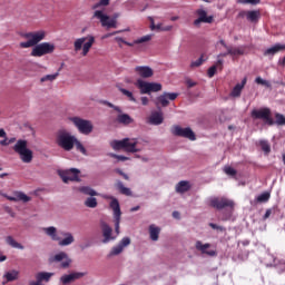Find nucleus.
<instances>
[{"label": "nucleus", "instance_id": "nucleus-59", "mask_svg": "<svg viewBox=\"0 0 285 285\" xmlns=\"http://www.w3.org/2000/svg\"><path fill=\"white\" fill-rule=\"evenodd\" d=\"M140 100H141V105H142V106H148V104H149V101H150V100L148 99V97H141Z\"/></svg>", "mask_w": 285, "mask_h": 285}, {"label": "nucleus", "instance_id": "nucleus-12", "mask_svg": "<svg viewBox=\"0 0 285 285\" xmlns=\"http://www.w3.org/2000/svg\"><path fill=\"white\" fill-rule=\"evenodd\" d=\"M196 17L197 19L194 21V26L196 28H199L202 23H213V21H215V17L208 16V12L204 9V7L196 10Z\"/></svg>", "mask_w": 285, "mask_h": 285}, {"label": "nucleus", "instance_id": "nucleus-22", "mask_svg": "<svg viewBox=\"0 0 285 285\" xmlns=\"http://www.w3.org/2000/svg\"><path fill=\"white\" fill-rule=\"evenodd\" d=\"M238 17H242V18L246 17L247 21L255 23V21L259 20V17H262V14L257 10H252V11H240L238 13Z\"/></svg>", "mask_w": 285, "mask_h": 285}, {"label": "nucleus", "instance_id": "nucleus-50", "mask_svg": "<svg viewBox=\"0 0 285 285\" xmlns=\"http://www.w3.org/2000/svg\"><path fill=\"white\" fill-rule=\"evenodd\" d=\"M110 0H100L98 3H96L92 8L94 10H97L100 6H109Z\"/></svg>", "mask_w": 285, "mask_h": 285}, {"label": "nucleus", "instance_id": "nucleus-21", "mask_svg": "<svg viewBox=\"0 0 285 285\" xmlns=\"http://www.w3.org/2000/svg\"><path fill=\"white\" fill-rule=\"evenodd\" d=\"M52 262H62L61 268H68L72 263V259H70L68 257V254H66L65 252H60L59 254H56L53 256Z\"/></svg>", "mask_w": 285, "mask_h": 285}, {"label": "nucleus", "instance_id": "nucleus-9", "mask_svg": "<svg viewBox=\"0 0 285 285\" xmlns=\"http://www.w3.org/2000/svg\"><path fill=\"white\" fill-rule=\"evenodd\" d=\"M209 206L216 208V210H224V208H229L230 215L235 210V203L228 198H212L209 200Z\"/></svg>", "mask_w": 285, "mask_h": 285}, {"label": "nucleus", "instance_id": "nucleus-37", "mask_svg": "<svg viewBox=\"0 0 285 285\" xmlns=\"http://www.w3.org/2000/svg\"><path fill=\"white\" fill-rule=\"evenodd\" d=\"M268 199H271V193L264 191L263 194L257 196L256 202H258L259 204H264L268 202Z\"/></svg>", "mask_w": 285, "mask_h": 285}, {"label": "nucleus", "instance_id": "nucleus-8", "mask_svg": "<svg viewBox=\"0 0 285 285\" xmlns=\"http://www.w3.org/2000/svg\"><path fill=\"white\" fill-rule=\"evenodd\" d=\"M136 86L140 90V95H150V92H160L163 86L159 82H147L141 79L136 81Z\"/></svg>", "mask_w": 285, "mask_h": 285}, {"label": "nucleus", "instance_id": "nucleus-52", "mask_svg": "<svg viewBox=\"0 0 285 285\" xmlns=\"http://www.w3.org/2000/svg\"><path fill=\"white\" fill-rule=\"evenodd\" d=\"M209 226H210V228H213V230H220V232L225 230V228L223 226H219V225L214 224V223H209Z\"/></svg>", "mask_w": 285, "mask_h": 285}, {"label": "nucleus", "instance_id": "nucleus-26", "mask_svg": "<svg viewBox=\"0 0 285 285\" xmlns=\"http://www.w3.org/2000/svg\"><path fill=\"white\" fill-rule=\"evenodd\" d=\"M149 124H151L153 126H159L164 124V115H161V112L151 114V116L149 117Z\"/></svg>", "mask_w": 285, "mask_h": 285}, {"label": "nucleus", "instance_id": "nucleus-3", "mask_svg": "<svg viewBox=\"0 0 285 285\" xmlns=\"http://www.w3.org/2000/svg\"><path fill=\"white\" fill-rule=\"evenodd\" d=\"M14 153L20 156L23 164H30L33 159L32 150L28 148V140L19 139L13 146Z\"/></svg>", "mask_w": 285, "mask_h": 285}, {"label": "nucleus", "instance_id": "nucleus-62", "mask_svg": "<svg viewBox=\"0 0 285 285\" xmlns=\"http://www.w3.org/2000/svg\"><path fill=\"white\" fill-rule=\"evenodd\" d=\"M228 55H230V53H228V51L227 52H222L217 56V59H222V57H228Z\"/></svg>", "mask_w": 285, "mask_h": 285}, {"label": "nucleus", "instance_id": "nucleus-6", "mask_svg": "<svg viewBox=\"0 0 285 285\" xmlns=\"http://www.w3.org/2000/svg\"><path fill=\"white\" fill-rule=\"evenodd\" d=\"M95 45V38L92 36L78 38L73 42L75 52H79L82 48V57H87L90 52V48Z\"/></svg>", "mask_w": 285, "mask_h": 285}, {"label": "nucleus", "instance_id": "nucleus-47", "mask_svg": "<svg viewBox=\"0 0 285 285\" xmlns=\"http://www.w3.org/2000/svg\"><path fill=\"white\" fill-rule=\"evenodd\" d=\"M277 126H285V117L282 114H276Z\"/></svg>", "mask_w": 285, "mask_h": 285}, {"label": "nucleus", "instance_id": "nucleus-29", "mask_svg": "<svg viewBox=\"0 0 285 285\" xmlns=\"http://www.w3.org/2000/svg\"><path fill=\"white\" fill-rule=\"evenodd\" d=\"M283 48L284 47H282V43H276L273 47L265 50L264 55H265V57H268V56L273 57V55H277V52H281Z\"/></svg>", "mask_w": 285, "mask_h": 285}, {"label": "nucleus", "instance_id": "nucleus-25", "mask_svg": "<svg viewBox=\"0 0 285 285\" xmlns=\"http://www.w3.org/2000/svg\"><path fill=\"white\" fill-rule=\"evenodd\" d=\"M179 137L189 139V141H195L197 139V136H195V131H193V129H190V127L179 128Z\"/></svg>", "mask_w": 285, "mask_h": 285}, {"label": "nucleus", "instance_id": "nucleus-45", "mask_svg": "<svg viewBox=\"0 0 285 285\" xmlns=\"http://www.w3.org/2000/svg\"><path fill=\"white\" fill-rule=\"evenodd\" d=\"M121 253H124V249L121 248L120 245H117V246L112 247L110 255L111 256L121 255Z\"/></svg>", "mask_w": 285, "mask_h": 285}, {"label": "nucleus", "instance_id": "nucleus-40", "mask_svg": "<svg viewBox=\"0 0 285 285\" xmlns=\"http://www.w3.org/2000/svg\"><path fill=\"white\" fill-rule=\"evenodd\" d=\"M259 144H261L262 150H263L266 155H268V153H271V144H268L267 140H261Z\"/></svg>", "mask_w": 285, "mask_h": 285}, {"label": "nucleus", "instance_id": "nucleus-42", "mask_svg": "<svg viewBox=\"0 0 285 285\" xmlns=\"http://www.w3.org/2000/svg\"><path fill=\"white\" fill-rule=\"evenodd\" d=\"M224 173H225V175H229V177H235V175H237V170H235V168H233L230 166H225Z\"/></svg>", "mask_w": 285, "mask_h": 285}, {"label": "nucleus", "instance_id": "nucleus-17", "mask_svg": "<svg viewBox=\"0 0 285 285\" xmlns=\"http://www.w3.org/2000/svg\"><path fill=\"white\" fill-rule=\"evenodd\" d=\"M134 72H136V75L141 79H150V77L155 75V71L153 70V68L148 66H137L135 67Z\"/></svg>", "mask_w": 285, "mask_h": 285}, {"label": "nucleus", "instance_id": "nucleus-24", "mask_svg": "<svg viewBox=\"0 0 285 285\" xmlns=\"http://www.w3.org/2000/svg\"><path fill=\"white\" fill-rule=\"evenodd\" d=\"M246 81L247 79L244 78L242 80V82L237 83L233 90L230 91V97H233L234 99H237L238 97H242V91L244 90V87L246 86Z\"/></svg>", "mask_w": 285, "mask_h": 285}, {"label": "nucleus", "instance_id": "nucleus-63", "mask_svg": "<svg viewBox=\"0 0 285 285\" xmlns=\"http://www.w3.org/2000/svg\"><path fill=\"white\" fill-rule=\"evenodd\" d=\"M6 259H8V257L6 255H1V252H0V262H6Z\"/></svg>", "mask_w": 285, "mask_h": 285}, {"label": "nucleus", "instance_id": "nucleus-54", "mask_svg": "<svg viewBox=\"0 0 285 285\" xmlns=\"http://www.w3.org/2000/svg\"><path fill=\"white\" fill-rule=\"evenodd\" d=\"M151 30H164L161 28V24H156L155 21L151 20V24H150Z\"/></svg>", "mask_w": 285, "mask_h": 285}, {"label": "nucleus", "instance_id": "nucleus-51", "mask_svg": "<svg viewBox=\"0 0 285 285\" xmlns=\"http://www.w3.org/2000/svg\"><path fill=\"white\" fill-rule=\"evenodd\" d=\"M150 39H153V36L148 35V36H144L140 39H138L136 41V43H146V41H150Z\"/></svg>", "mask_w": 285, "mask_h": 285}, {"label": "nucleus", "instance_id": "nucleus-28", "mask_svg": "<svg viewBox=\"0 0 285 285\" xmlns=\"http://www.w3.org/2000/svg\"><path fill=\"white\" fill-rule=\"evenodd\" d=\"M227 55H230V57H239L244 55V48L242 47H227Z\"/></svg>", "mask_w": 285, "mask_h": 285}, {"label": "nucleus", "instance_id": "nucleus-14", "mask_svg": "<svg viewBox=\"0 0 285 285\" xmlns=\"http://www.w3.org/2000/svg\"><path fill=\"white\" fill-rule=\"evenodd\" d=\"M177 97H179V94H177V92H171V94L164 92L163 95L157 97L156 106H157V108H159L160 106L163 108H166L167 106H169L170 101H175V99H177Z\"/></svg>", "mask_w": 285, "mask_h": 285}, {"label": "nucleus", "instance_id": "nucleus-53", "mask_svg": "<svg viewBox=\"0 0 285 285\" xmlns=\"http://www.w3.org/2000/svg\"><path fill=\"white\" fill-rule=\"evenodd\" d=\"M262 0H240V3H249L250 6H257Z\"/></svg>", "mask_w": 285, "mask_h": 285}, {"label": "nucleus", "instance_id": "nucleus-44", "mask_svg": "<svg viewBox=\"0 0 285 285\" xmlns=\"http://www.w3.org/2000/svg\"><path fill=\"white\" fill-rule=\"evenodd\" d=\"M204 61H206V58H204V56H200L197 60L191 62V68H199V66H202Z\"/></svg>", "mask_w": 285, "mask_h": 285}, {"label": "nucleus", "instance_id": "nucleus-35", "mask_svg": "<svg viewBox=\"0 0 285 285\" xmlns=\"http://www.w3.org/2000/svg\"><path fill=\"white\" fill-rule=\"evenodd\" d=\"M79 190L83 195H89L90 197H97V191H95V189H92L88 186L80 187Z\"/></svg>", "mask_w": 285, "mask_h": 285}, {"label": "nucleus", "instance_id": "nucleus-27", "mask_svg": "<svg viewBox=\"0 0 285 285\" xmlns=\"http://www.w3.org/2000/svg\"><path fill=\"white\" fill-rule=\"evenodd\" d=\"M159 233H161V228L156 225L149 226V237L151 242H157L159 239Z\"/></svg>", "mask_w": 285, "mask_h": 285}, {"label": "nucleus", "instance_id": "nucleus-7", "mask_svg": "<svg viewBox=\"0 0 285 285\" xmlns=\"http://www.w3.org/2000/svg\"><path fill=\"white\" fill-rule=\"evenodd\" d=\"M69 121L77 127L78 131L81 135H90V132H92V130L95 129V126H92V121L82 119L81 117H71L69 118Z\"/></svg>", "mask_w": 285, "mask_h": 285}, {"label": "nucleus", "instance_id": "nucleus-60", "mask_svg": "<svg viewBox=\"0 0 285 285\" xmlns=\"http://www.w3.org/2000/svg\"><path fill=\"white\" fill-rule=\"evenodd\" d=\"M186 85L188 88H193V86H195V82H193V80H190V79H187Z\"/></svg>", "mask_w": 285, "mask_h": 285}, {"label": "nucleus", "instance_id": "nucleus-43", "mask_svg": "<svg viewBox=\"0 0 285 285\" xmlns=\"http://www.w3.org/2000/svg\"><path fill=\"white\" fill-rule=\"evenodd\" d=\"M255 82L259 86H266V88H271V82L268 80L263 79L262 77H257Z\"/></svg>", "mask_w": 285, "mask_h": 285}, {"label": "nucleus", "instance_id": "nucleus-18", "mask_svg": "<svg viewBox=\"0 0 285 285\" xmlns=\"http://www.w3.org/2000/svg\"><path fill=\"white\" fill-rule=\"evenodd\" d=\"M81 277H86V273L83 272H75L71 274L62 275L60 277V282L63 285L72 284V282H77V279H81Z\"/></svg>", "mask_w": 285, "mask_h": 285}, {"label": "nucleus", "instance_id": "nucleus-57", "mask_svg": "<svg viewBox=\"0 0 285 285\" xmlns=\"http://www.w3.org/2000/svg\"><path fill=\"white\" fill-rule=\"evenodd\" d=\"M214 66H216V68H217V66H219V67H220V70H222V69H223V66H224V59L217 58L216 65H214Z\"/></svg>", "mask_w": 285, "mask_h": 285}, {"label": "nucleus", "instance_id": "nucleus-30", "mask_svg": "<svg viewBox=\"0 0 285 285\" xmlns=\"http://www.w3.org/2000/svg\"><path fill=\"white\" fill-rule=\"evenodd\" d=\"M118 124H124V126H129V124H132V118L128 114L118 115L117 117Z\"/></svg>", "mask_w": 285, "mask_h": 285}, {"label": "nucleus", "instance_id": "nucleus-16", "mask_svg": "<svg viewBox=\"0 0 285 285\" xmlns=\"http://www.w3.org/2000/svg\"><path fill=\"white\" fill-rule=\"evenodd\" d=\"M55 273L40 272L36 274V281H31L29 285H43V282L48 283L52 278Z\"/></svg>", "mask_w": 285, "mask_h": 285}, {"label": "nucleus", "instance_id": "nucleus-15", "mask_svg": "<svg viewBox=\"0 0 285 285\" xmlns=\"http://www.w3.org/2000/svg\"><path fill=\"white\" fill-rule=\"evenodd\" d=\"M81 171L77 168H70L60 173V177L65 184L68 181H80L79 175Z\"/></svg>", "mask_w": 285, "mask_h": 285}, {"label": "nucleus", "instance_id": "nucleus-19", "mask_svg": "<svg viewBox=\"0 0 285 285\" xmlns=\"http://www.w3.org/2000/svg\"><path fill=\"white\" fill-rule=\"evenodd\" d=\"M100 227L102 230L104 244H108V242H112L116 239V237L112 236V227H110L107 223L102 222L100 224Z\"/></svg>", "mask_w": 285, "mask_h": 285}, {"label": "nucleus", "instance_id": "nucleus-1", "mask_svg": "<svg viewBox=\"0 0 285 285\" xmlns=\"http://www.w3.org/2000/svg\"><path fill=\"white\" fill-rule=\"evenodd\" d=\"M22 39L27 41L20 42V48H32L31 57H45V55H52L55 52V45L50 42H41L46 39V31H29L21 33Z\"/></svg>", "mask_w": 285, "mask_h": 285}, {"label": "nucleus", "instance_id": "nucleus-10", "mask_svg": "<svg viewBox=\"0 0 285 285\" xmlns=\"http://www.w3.org/2000/svg\"><path fill=\"white\" fill-rule=\"evenodd\" d=\"M94 17L95 19H99L102 28H117V18H110L101 10H96Z\"/></svg>", "mask_w": 285, "mask_h": 285}, {"label": "nucleus", "instance_id": "nucleus-11", "mask_svg": "<svg viewBox=\"0 0 285 285\" xmlns=\"http://www.w3.org/2000/svg\"><path fill=\"white\" fill-rule=\"evenodd\" d=\"M111 210H114L115 232L119 235V224H121V206L117 198H112L109 204Z\"/></svg>", "mask_w": 285, "mask_h": 285}, {"label": "nucleus", "instance_id": "nucleus-61", "mask_svg": "<svg viewBox=\"0 0 285 285\" xmlns=\"http://www.w3.org/2000/svg\"><path fill=\"white\" fill-rule=\"evenodd\" d=\"M1 146H10V142L8 141V138L0 141Z\"/></svg>", "mask_w": 285, "mask_h": 285}, {"label": "nucleus", "instance_id": "nucleus-5", "mask_svg": "<svg viewBox=\"0 0 285 285\" xmlns=\"http://www.w3.org/2000/svg\"><path fill=\"white\" fill-rule=\"evenodd\" d=\"M114 150H124L125 153H139L137 148V139L124 138L122 140H114L110 144Z\"/></svg>", "mask_w": 285, "mask_h": 285}, {"label": "nucleus", "instance_id": "nucleus-13", "mask_svg": "<svg viewBox=\"0 0 285 285\" xmlns=\"http://www.w3.org/2000/svg\"><path fill=\"white\" fill-rule=\"evenodd\" d=\"M253 119H263L267 126H273L275 121L271 117V109L268 108H262V109H254L252 111Z\"/></svg>", "mask_w": 285, "mask_h": 285}, {"label": "nucleus", "instance_id": "nucleus-55", "mask_svg": "<svg viewBox=\"0 0 285 285\" xmlns=\"http://www.w3.org/2000/svg\"><path fill=\"white\" fill-rule=\"evenodd\" d=\"M171 132L173 135H175L176 137H179V125H176L171 128Z\"/></svg>", "mask_w": 285, "mask_h": 285}, {"label": "nucleus", "instance_id": "nucleus-38", "mask_svg": "<svg viewBox=\"0 0 285 285\" xmlns=\"http://www.w3.org/2000/svg\"><path fill=\"white\" fill-rule=\"evenodd\" d=\"M116 187L118 188V190L121 193V195H130L131 194V191H130V188H127V187H125L124 186V183H121V181H118L117 184H116Z\"/></svg>", "mask_w": 285, "mask_h": 285}, {"label": "nucleus", "instance_id": "nucleus-58", "mask_svg": "<svg viewBox=\"0 0 285 285\" xmlns=\"http://www.w3.org/2000/svg\"><path fill=\"white\" fill-rule=\"evenodd\" d=\"M271 215H273V209H267L265 215L263 216V219H268V217H271Z\"/></svg>", "mask_w": 285, "mask_h": 285}, {"label": "nucleus", "instance_id": "nucleus-33", "mask_svg": "<svg viewBox=\"0 0 285 285\" xmlns=\"http://www.w3.org/2000/svg\"><path fill=\"white\" fill-rule=\"evenodd\" d=\"M73 148H76L78 153H81V155H85L87 157L88 150H86V147H83V144H81L77 138H76V141L73 142Z\"/></svg>", "mask_w": 285, "mask_h": 285}, {"label": "nucleus", "instance_id": "nucleus-23", "mask_svg": "<svg viewBox=\"0 0 285 285\" xmlns=\"http://www.w3.org/2000/svg\"><path fill=\"white\" fill-rule=\"evenodd\" d=\"M9 202H23V204H28L32 198H30L28 195H26L23 191H16L14 197L3 195Z\"/></svg>", "mask_w": 285, "mask_h": 285}, {"label": "nucleus", "instance_id": "nucleus-4", "mask_svg": "<svg viewBox=\"0 0 285 285\" xmlns=\"http://www.w3.org/2000/svg\"><path fill=\"white\" fill-rule=\"evenodd\" d=\"M42 230L53 242H59V246H70V244L75 243V236H72L70 233H62V237H65L63 239L57 236V227H45Z\"/></svg>", "mask_w": 285, "mask_h": 285}, {"label": "nucleus", "instance_id": "nucleus-32", "mask_svg": "<svg viewBox=\"0 0 285 285\" xmlns=\"http://www.w3.org/2000/svg\"><path fill=\"white\" fill-rule=\"evenodd\" d=\"M4 277H6L7 282H14V281L19 279V271L13 269L11 272H7L4 274Z\"/></svg>", "mask_w": 285, "mask_h": 285}, {"label": "nucleus", "instance_id": "nucleus-20", "mask_svg": "<svg viewBox=\"0 0 285 285\" xmlns=\"http://www.w3.org/2000/svg\"><path fill=\"white\" fill-rule=\"evenodd\" d=\"M208 248H210V244H208V243L203 244L202 240L196 242V249L200 250V253L203 255H208V257L217 256V252L215 249H209L208 250Z\"/></svg>", "mask_w": 285, "mask_h": 285}, {"label": "nucleus", "instance_id": "nucleus-34", "mask_svg": "<svg viewBox=\"0 0 285 285\" xmlns=\"http://www.w3.org/2000/svg\"><path fill=\"white\" fill-rule=\"evenodd\" d=\"M190 190V183L186 180L179 181V194L184 195V193H188Z\"/></svg>", "mask_w": 285, "mask_h": 285}, {"label": "nucleus", "instance_id": "nucleus-48", "mask_svg": "<svg viewBox=\"0 0 285 285\" xmlns=\"http://www.w3.org/2000/svg\"><path fill=\"white\" fill-rule=\"evenodd\" d=\"M109 156H111L114 159H118V161H128V159H130L126 156H121L117 154H109Z\"/></svg>", "mask_w": 285, "mask_h": 285}, {"label": "nucleus", "instance_id": "nucleus-56", "mask_svg": "<svg viewBox=\"0 0 285 285\" xmlns=\"http://www.w3.org/2000/svg\"><path fill=\"white\" fill-rule=\"evenodd\" d=\"M104 104H105V106H108L109 108H114L115 110H117V112H121L119 107H115V105H112V102L104 101Z\"/></svg>", "mask_w": 285, "mask_h": 285}, {"label": "nucleus", "instance_id": "nucleus-36", "mask_svg": "<svg viewBox=\"0 0 285 285\" xmlns=\"http://www.w3.org/2000/svg\"><path fill=\"white\" fill-rule=\"evenodd\" d=\"M119 90H120V92H121L125 97H127V99H128L129 101H132L134 104H137V99L135 98V96L132 95L131 91H129V90H127V89H125V88H119Z\"/></svg>", "mask_w": 285, "mask_h": 285}, {"label": "nucleus", "instance_id": "nucleus-46", "mask_svg": "<svg viewBox=\"0 0 285 285\" xmlns=\"http://www.w3.org/2000/svg\"><path fill=\"white\" fill-rule=\"evenodd\" d=\"M130 237H124L120 242H119V244H118V246H121V248L124 249V248H126L127 246H130Z\"/></svg>", "mask_w": 285, "mask_h": 285}, {"label": "nucleus", "instance_id": "nucleus-41", "mask_svg": "<svg viewBox=\"0 0 285 285\" xmlns=\"http://www.w3.org/2000/svg\"><path fill=\"white\" fill-rule=\"evenodd\" d=\"M57 77H59V72H56V73H53V75H47V76L42 77V78L40 79V81H41L42 83L46 82V81H55V79H57Z\"/></svg>", "mask_w": 285, "mask_h": 285}, {"label": "nucleus", "instance_id": "nucleus-39", "mask_svg": "<svg viewBox=\"0 0 285 285\" xmlns=\"http://www.w3.org/2000/svg\"><path fill=\"white\" fill-rule=\"evenodd\" d=\"M85 206H87V208H97V198L95 197L87 198L85 202Z\"/></svg>", "mask_w": 285, "mask_h": 285}, {"label": "nucleus", "instance_id": "nucleus-31", "mask_svg": "<svg viewBox=\"0 0 285 285\" xmlns=\"http://www.w3.org/2000/svg\"><path fill=\"white\" fill-rule=\"evenodd\" d=\"M6 242L9 246H11L12 248H19L20 250H23V245H21L20 243H18L17 240H14V238L12 236H7L6 237Z\"/></svg>", "mask_w": 285, "mask_h": 285}, {"label": "nucleus", "instance_id": "nucleus-64", "mask_svg": "<svg viewBox=\"0 0 285 285\" xmlns=\"http://www.w3.org/2000/svg\"><path fill=\"white\" fill-rule=\"evenodd\" d=\"M0 137H7V134H6L4 129H0Z\"/></svg>", "mask_w": 285, "mask_h": 285}, {"label": "nucleus", "instance_id": "nucleus-49", "mask_svg": "<svg viewBox=\"0 0 285 285\" xmlns=\"http://www.w3.org/2000/svg\"><path fill=\"white\" fill-rule=\"evenodd\" d=\"M217 72V66H212L209 69H208V71H207V75H208V77L209 78H213V77H215V73Z\"/></svg>", "mask_w": 285, "mask_h": 285}, {"label": "nucleus", "instance_id": "nucleus-2", "mask_svg": "<svg viewBox=\"0 0 285 285\" xmlns=\"http://www.w3.org/2000/svg\"><path fill=\"white\" fill-rule=\"evenodd\" d=\"M77 141V137L72 135L68 129H59L56 132V144L65 150V153H70L75 149V142Z\"/></svg>", "mask_w": 285, "mask_h": 285}]
</instances>
